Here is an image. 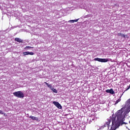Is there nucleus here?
Returning <instances> with one entry per match:
<instances>
[{"label": "nucleus", "mask_w": 130, "mask_h": 130, "mask_svg": "<svg viewBox=\"0 0 130 130\" xmlns=\"http://www.w3.org/2000/svg\"><path fill=\"white\" fill-rule=\"evenodd\" d=\"M34 55V52H27V55Z\"/></svg>", "instance_id": "obj_13"}, {"label": "nucleus", "mask_w": 130, "mask_h": 130, "mask_svg": "<svg viewBox=\"0 0 130 130\" xmlns=\"http://www.w3.org/2000/svg\"><path fill=\"white\" fill-rule=\"evenodd\" d=\"M4 116H7V114L6 113L4 114Z\"/></svg>", "instance_id": "obj_17"}, {"label": "nucleus", "mask_w": 130, "mask_h": 130, "mask_svg": "<svg viewBox=\"0 0 130 130\" xmlns=\"http://www.w3.org/2000/svg\"><path fill=\"white\" fill-rule=\"evenodd\" d=\"M15 41H17V42H19L20 43H23V41L19 38H16L15 39Z\"/></svg>", "instance_id": "obj_7"}, {"label": "nucleus", "mask_w": 130, "mask_h": 130, "mask_svg": "<svg viewBox=\"0 0 130 130\" xmlns=\"http://www.w3.org/2000/svg\"><path fill=\"white\" fill-rule=\"evenodd\" d=\"M13 95L15 97H17V98H21L22 99H23V98H24V93H23V92H22L21 91H18L13 92Z\"/></svg>", "instance_id": "obj_1"}, {"label": "nucleus", "mask_w": 130, "mask_h": 130, "mask_svg": "<svg viewBox=\"0 0 130 130\" xmlns=\"http://www.w3.org/2000/svg\"><path fill=\"white\" fill-rule=\"evenodd\" d=\"M118 36H120L121 37H123V38H125V35L122 33H118Z\"/></svg>", "instance_id": "obj_8"}, {"label": "nucleus", "mask_w": 130, "mask_h": 130, "mask_svg": "<svg viewBox=\"0 0 130 130\" xmlns=\"http://www.w3.org/2000/svg\"><path fill=\"white\" fill-rule=\"evenodd\" d=\"M53 104L59 109H62V107L59 103L57 102H53Z\"/></svg>", "instance_id": "obj_4"}, {"label": "nucleus", "mask_w": 130, "mask_h": 130, "mask_svg": "<svg viewBox=\"0 0 130 130\" xmlns=\"http://www.w3.org/2000/svg\"><path fill=\"white\" fill-rule=\"evenodd\" d=\"M106 92L107 93H110V94H114L115 93L114 91H113V89L112 88H111L110 89H107L106 90Z\"/></svg>", "instance_id": "obj_5"}, {"label": "nucleus", "mask_w": 130, "mask_h": 130, "mask_svg": "<svg viewBox=\"0 0 130 130\" xmlns=\"http://www.w3.org/2000/svg\"><path fill=\"white\" fill-rule=\"evenodd\" d=\"M34 55V52H27V55Z\"/></svg>", "instance_id": "obj_12"}, {"label": "nucleus", "mask_w": 130, "mask_h": 130, "mask_svg": "<svg viewBox=\"0 0 130 130\" xmlns=\"http://www.w3.org/2000/svg\"><path fill=\"white\" fill-rule=\"evenodd\" d=\"M29 118H31L32 120H36V121H39V119L38 118V117H35L33 116H30Z\"/></svg>", "instance_id": "obj_6"}, {"label": "nucleus", "mask_w": 130, "mask_h": 130, "mask_svg": "<svg viewBox=\"0 0 130 130\" xmlns=\"http://www.w3.org/2000/svg\"><path fill=\"white\" fill-rule=\"evenodd\" d=\"M120 101H121V99L120 98L116 101L115 105H116V104H117V103H118L119 102H120Z\"/></svg>", "instance_id": "obj_11"}, {"label": "nucleus", "mask_w": 130, "mask_h": 130, "mask_svg": "<svg viewBox=\"0 0 130 130\" xmlns=\"http://www.w3.org/2000/svg\"><path fill=\"white\" fill-rule=\"evenodd\" d=\"M110 122H111L110 120H108V121L107 122V124L108 127H109V125L110 124Z\"/></svg>", "instance_id": "obj_14"}, {"label": "nucleus", "mask_w": 130, "mask_h": 130, "mask_svg": "<svg viewBox=\"0 0 130 130\" xmlns=\"http://www.w3.org/2000/svg\"><path fill=\"white\" fill-rule=\"evenodd\" d=\"M79 21V19H75V20H71L70 21L71 23H75V22H78Z\"/></svg>", "instance_id": "obj_10"}, {"label": "nucleus", "mask_w": 130, "mask_h": 130, "mask_svg": "<svg viewBox=\"0 0 130 130\" xmlns=\"http://www.w3.org/2000/svg\"><path fill=\"white\" fill-rule=\"evenodd\" d=\"M94 60H96L97 61H99L100 62H107L109 61L108 58H94Z\"/></svg>", "instance_id": "obj_2"}, {"label": "nucleus", "mask_w": 130, "mask_h": 130, "mask_svg": "<svg viewBox=\"0 0 130 130\" xmlns=\"http://www.w3.org/2000/svg\"><path fill=\"white\" fill-rule=\"evenodd\" d=\"M0 114H4V112H3L2 110H0Z\"/></svg>", "instance_id": "obj_16"}, {"label": "nucleus", "mask_w": 130, "mask_h": 130, "mask_svg": "<svg viewBox=\"0 0 130 130\" xmlns=\"http://www.w3.org/2000/svg\"><path fill=\"white\" fill-rule=\"evenodd\" d=\"M44 83L46 84L47 87L50 88V89L52 90L54 93H57V90H56V89L55 88H54L53 87H52V86L51 85V84H48V83L46 82H45Z\"/></svg>", "instance_id": "obj_3"}, {"label": "nucleus", "mask_w": 130, "mask_h": 130, "mask_svg": "<svg viewBox=\"0 0 130 130\" xmlns=\"http://www.w3.org/2000/svg\"><path fill=\"white\" fill-rule=\"evenodd\" d=\"M91 120H95V118H92Z\"/></svg>", "instance_id": "obj_18"}, {"label": "nucleus", "mask_w": 130, "mask_h": 130, "mask_svg": "<svg viewBox=\"0 0 130 130\" xmlns=\"http://www.w3.org/2000/svg\"><path fill=\"white\" fill-rule=\"evenodd\" d=\"M31 48H33V47L26 46L24 48V49H25L26 50H29L31 49Z\"/></svg>", "instance_id": "obj_9"}, {"label": "nucleus", "mask_w": 130, "mask_h": 130, "mask_svg": "<svg viewBox=\"0 0 130 130\" xmlns=\"http://www.w3.org/2000/svg\"><path fill=\"white\" fill-rule=\"evenodd\" d=\"M23 55H28V52H23Z\"/></svg>", "instance_id": "obj_15"}]
</instances>
